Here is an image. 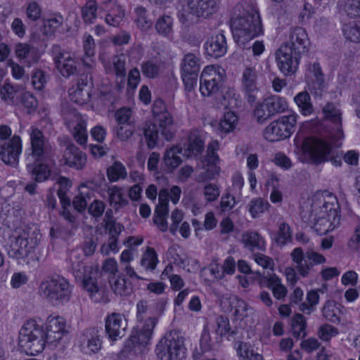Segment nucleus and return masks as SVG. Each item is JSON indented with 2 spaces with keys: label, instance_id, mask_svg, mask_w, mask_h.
<instances>
[{
  "label": "nucleus",
  "instance_id": "nucleus-1",
  "mask_svg": "<svg viewBox=\"0 0 360 360\" xmlns=\"http://www.w3.org/2000/svg\"><path fill=\"white\" fill-rule=\"evenodd\" d=\"M27 133L30 146L26 151V169L32 179L41 183L47 180L51 174V169L46 162L51 156L52 146L39 128L31 126Z\"/></svg>",
  "mask_w": 360,
  "mask_h": 360
},
{
  "label": "nucleus",
  "instance_id": "nucleus-2",
  "mask_svg": "<svg viewBox=\"0 0 360 360\" xmlns=\"http://www.w3.org/2000/svg\"><path fill=\"white\" fill-rule=\"evenodd\" d=\"M231 28L234 40L242 46L264 33L258 11L248 3L238 4L234 6L231 13Z\"/></svg>",
  "mask_w": 360,
  "mask_h": 360
},
{
  "label": "nucleus",
  "instance_id": "nucleus-3",
  "mask_svg": "<svg viewBox=\"0 0 360 360\" xmlns=\"http://www.w3.org/2000/svg\"><path fill=\"white\" fill-rule=\"evenodd\" d=\"M73 288L68 278L54 274L41 281L38 294L41 298L53 306L64 305L71 300Z\"/></svg>",
  "mask_w": 360,
  "mask_h": 360
},
{
  "label": "nucleus",
  "instance_id": "nucleus-4",
  "mask_svg": "<svg viewBox=\"0 0 360 360\" xmlns=\"http://www.w3.org/2000/svg\"><path fill=\"white\" fill-rule=\"evenodd\" d=\"M332 201H326L325 198L317 199L311 205V222L312 228L318 235H324L333 231L340 223L338 205L335 198Z\"/></svg>",
  "mask_w": 360,
  "mask_h": 360
},
{
  "label": "nucleus",
  "instance_id": "nucleus-5",
  "mask_svg": "<svg viewBox=\"0 0 360 360\" xmlns=\"http://www.w3.org/2000/svg\"><path fill=\"white\" fill-rule=\"evenodd\" d=\"M40 238L39 229L34 224L15 228L7 250L9 257L18 260L25 259L34 252Z\"/></svg>",
  "mask_w": 360,
  "mask_h": 360
},
{
  "label": "nucleus",
  "instance_id": "nucleus-6",
  "mask_svg": "<svg viewBox=\"0 0 360 360\" xmlns=\"http://www.w3.org/2000/svg\"><path fill=\"white\" fill-rule=\"evenodd\" d=\"M334 139L328 137L327 140L315 137H307L300 144L302 154L309 158L316 165H320L330 161L336 167L341 165V159L334 155L333 148H338L333 144Z\"/></svg>",
  "mask_w": 360,
  "mask_h": 360
},
{
  "label": "nucleus",
  "instance_id": "nucleus-7",
  "mask_svg": "<svg viewBox=\"0 0 360 360\" xmlns=\"http://www.w3.org/2000/svg\"><path fill=\"white\" fill-rule=\"evenodd\" d=\"M48 340L43 326L34 319L27 320L22 326L18 336V345L27 354L37 355L45 348Z\"/></svg>",
  "mask_w": 360,
  "mask_h": 360
},
{
  "label": "nucleus",
  "instance_id": "nucleus-8",
  "mask_svg": "<svg viewBox=\"0 0 360 360\" xmlns=\"http://www.w3.org/2000/svg\"><path fill=\"white\" fill-rule=\"evenodd\" d=\"M143 135L148 148L153 149L158 143L160 138L167 141L171 140L176 131V128L171 115L167 112L160 113L155 122H146Z\"/></svg>",
  "mask_w": 360,
  "mask_h": 360
},
{
  "label": "nucleus",
  "instance_id": "nucleus-9",
  "mask_svg": "<svg viewBox=\"0 0 360 360\" xmlns=\"http://www.w3.org/2000/svg\"><path fill=\"white\" fill-rule=\"evenodd\" d=\"M156 352L160 360H182L186 354L184 338L176 331L167 333L157 345Z\"/></svg>",
  "mask_w": 360,
  "mask_h": 360
},
{
  "label": "nucleus",
  "instance_id": "nucleus-10",
  "mask_svg": "<svg viewBox=\"0 0 360 360\" xmlns=\"http://www.w3.org/2000/svg\"><path fill=\"white\" fill-rule=\"evenodd\" d=\"M136 319L139 324L138 332L141 333V340H151L158 317L154 309L145 300H141L136 304Z\"/></svg>",
  "mask_w": 360,
  "mask_h": 360
},
{
  "label": "nucleus",
  "instance_id": "nucleus-11",
  "mask_svg": "<svg viewBox=\"0 0 360 360\" xmlns=\"http://www.w3.org/2000/svg\"><path fill=\"white\" fill-rule=\"evenodd\" d=\"M296 122L297 115L295 114L282 116L266 127L264 136L271 142L285 139L294 131Z\"/></svg>",
  "mask_w": 360,
  "mask_h": 360
},
{
  "label": "nucleus",
  "instance_id": "nucleus-12",
  "mask_svg": "<svg viewBox=\"0 0 360 360\" xmlns=\"http://www.w3.org/2000/svg\"><path fill=\"white\" fill-rule=\"evenodd\" d=\"M224 77L217 71L213 66H207L200 77V91L204 96H214L218 98L220 93L225 89Z\"/></svg>",
  "mask_w": 360,
  "mask_h": 360
},
{
  "label": "nucleus",
  "instance_id": "nucleus-13",
  "mask_svg": "<svg viewBox=\"0 0 360 360\" xmlns=\"http://www.w3.org/2000/svg\"><path fill=\"white\" fill-rule=\"evenodd\" d=\"M219 3L220 0H187L186 10L179 11V19L183 23L187 22L186 13L207 18L217 11Z\"/></svg>",
  "mask_w": 360,
  "mask_h": 360
},
{
  "label": "nucleus",
  "instance_id": "nucleus-14",
  "mask_svg": "<svg viewBox=\"0 0 360 360\" xmlns=\"http://www.w3.org/2000/svg\"><path fill=\"white\" fill-rule=\"evenodd\" d=\"M291 257L295 264V268L299 274L306 277L314 264H321L326 262V259L323 255L313 250L304 253L301 248H295Z\"/></svg>",
  "mask_w": 360,
  "mask_h": 360
},
{
  "label": "nucleus",
  "instance_id": "nucleus-15",
  "mask_svg": "<svg viewBox=\"0 0 360 360\" xmlns=\"http://www.w3.org/2000/svg\"><path fill=\"white\" fill-rule=\"evenodd\" d=\"M325 117L330 122L329 126V135L333 144L337 147H341L344 139V133L342 126V112L333 103H328L323 109Z\"/></svg>",
  "mask_w": 360,
  "mask_h": 360
},
{
  "label": "nucleus",
  "instance_id": "nucleus-16",
  "mask_svg": "<svg viewBox=\"0 0 360 360\" xmlns=\"http://www.w3.org/2000/svg\"><path fill=\"white\" fill-rule=\"evenodd\" d=\"M22 150L20 136L14 135L8 141L0 143V160L6 165L16 167Z\"/></svg>",
  "mask_w": 360,
  "mask_h": 360
},
{
  "label": "nucleus",
  "instance_id": "nucleus-17",
  "mask_svg": "<svg viewBox=\"0 0 360 360\" xmlns=\"http://www.w3.org/2000/svg\"><path fill=\"white\" fill-rule=\"evenodd\" d=\"M102 329L98 327L86 328L79 338L81 351L88 355L97 354L102 348Z\"/></svg>",
  "mask_w": 360,
  "mask_h": 360
},
{
  "label": "nucleus",
  "instance_id": "nucleus-18",
  "mask_svg": "<svg viewBox=\"0 0 360 360\" xmlns=\"http://www.w3.org/2000/svg\"><path fill=\"white\" fill-rule=\"evenodd\" d=\"M51 52L56 66L63 77H68L77 72V63L70 53L58 45H53Z\"/></svg>",
  "mask_w": 360,
  "mask_h": 360
},
{
  "label": "nucleus",
  "instance_id": "nucleus-19",
  "mask_svg": "<svg viewBox=\"0 0 360 360\" xmlns=\"http://www.w3.org/2000/svg\"><path fill=\"white\" fill-rule=\"evenodd\" d=\"M258 72L251 67L246 68L242 75V90L245 98L250 105L255 103L261 96V91L258 87Z\"/></svg>",
  "mask_w": 360,
  "mask_h": 360
},
{
  "label": "nucleus",
  "instance_id": "nucleus-20",
  "mask_svg": "<svg viewBox=\"0 0 360 360\" xmlns=\"http://www.w3.org/2000/svg\"><path fill=\"white\" fill-rule=\"evenodd\" d=\"M301 56H296V53L290 51L287 46H281L276 52V60L280 71L285 76L294 75L300 64Z\"/></svg>",
  "mask_w": 360,
  "mask_h": 360
},
{
  "label": "nucleus",
  "instance_id": "nucleus-21",
  "mask_svg": "<svg viewBox=\"0 0 360 360\" xmlns=\"http://www.w3.org/2000/svg\"><path fill=\"white\" fill-rule=\"evenodd\" d=\"M257 281L262 287H267L271 290L275 299L283 301L287 296L288 289L282 283L281 279L274 273L269 271H264L262 274L257 271Z\"/></svg>",
  "mask_w": 360,
  "mask_h": 360
},
{
  "label": "nucleus",
  "instance_id": "nucleus-22",
  "mask_svg": "<svg viewBox=\"0 0 360 360\" xmlns=\"http://www.w3.org/2000/svg\"><path fill=\"white\" fill-rule=\"evenodd\" d=\"M126 327V320L122 314L112 312L105 318V335L112 342L117 341L124 335Z\"/></svg>",
  "mask_w": 360,
  "mask_h": 360
},
{
  "label": "nucleus",
  "instance_id": "nucleus-23",
  "mask_svg": "<svg viewBox=\"0 0 360 360\" xmlns=\"http://www.w3.org/2000/svg\"><path fill=\"white\" fill-rule=\"evenodd\" d=\"M282 46H287L296 56H302L309 49V39L304 29L296 27L290 30L289 39Z\"/></svg>",
  "mask_w": 360,
  "mask_h": 360
},
{
  "label": "nucleus",
  "instance_id": "nucleus-24",
  "mask_svg": "<svg viewBox=\"0 0 360 360\" xmlns=\"http://www.w3.org/2000/svg\"><path fill=\"white\" fill-rule=\"evenodd\" d=\"M45 330L48 344L56 345L63 338L65 330V322L60 316H49Z\"/></svg>",
  "mask_w": 360,
  "mask_h": 360
},
{
  "label": "nucleus",
  "instance_id": "nucleus-25",
  "mask_svg": "<svg viewBox=\"0 0 360 360\" xmlns=\"http://www.w3.org/2000/svg\"><path fill=\"white\" fill-rule=\"evenodd\" d=\"M63 164L75 168L82 169L86 165V155L73 143H68L63 152Z\"/></svg>",
  "mask_w": 360,
  "mask_h": 360
},
{
  "label": "nucleus",
  "instance_id": "nucleus-26",
  "mask_svg": "<svg viewBox=\"0 0 360 360\" xmlns=\"http://www.w3.org/2000/svg\"><path fill=\"white\" fill-rule=\"evenodd\" d=\"M208 56L214 58L224 56L227 51L226 38L223 32L212 36L204 44Z\"/></svg>",
  "mask_w": 360,
  "mask_h": 360
},
{
  "label": "nucleus",
  "instance_id": "nucleus-27",
  "mask_svg": "<svg viewBox=\"0 0 360 360\" xmlns=\"http://www.w3.org/2000/svg\"><path fill=\"white\" fill-rule=\"evenodd\" d=\"M312 79L309 84V89L315 96H321L326 87L324 75L319 63L315 62L309 67Z\"/></svg>",
  "mask_w": 360,
  "mask_h": 360
},
{
  "label": "nucleus",
  "instance_id": "nucleus-28",
  "mask_svg": "<svg viewBox=\"0 0 360 360\" xmlns=\"http://www.w3.org/2000/svg\"><path fill=\"white\" fill-rule=\"evenodd\" d=\"M150 340L143 341L141 338V333L136 332L128 338L120 352V356L130 357L141 352V348L150 343Z\"/></svg>",
  "mask_w": 360,
  "mask_h": 360
},
{
  "label": "nucleus",
  "instance_id": "nucleus-29",
  "mask_svg": "<svg viewBox=\"0 0 360 360\" xmlns=\"http://www.w3.org/2000/svg\"><path fill=\"white\" fill-rule=\"evenodd\" d=\"M181 154L182 148L179 146H173L165 150L162 159L165 172L172 173L181 164Z\"/></svg>",
  "mask_w": 360,
  "mask_h": 360
},
{
  "label": "nucleus",
  "instance_id": "nucleus-30",
  "mask_svg": "<svg viewBox=\"0 0 360 360\" xmlns=\"http://www.w3.org/2000/svg\"><path fill=\"white\" fill-rule=\"evenodd\" d=\"M103 9L108 11L105 20L107 24L117 27L122 21L124 13L120 6L117 5L116 0H105L102 4Z\"/></svg>",
  "mask_w": 360,
  "mask_h": 360
},
{
  "label": "nucleus",
  "instance_id": "nucleus-31",
  "mask_svg": "<svg viewBox=\"0 0 360 360\" xmlns=\"http://www.w3.org/2000/svg\"><path fill=\"white\" fill-rule=\"evenodd\" d=\"M72 116L76 122L73 131L74 138L79 144L84 145L86 143L88 137L86 123L79 113L74 111L65 117V120L69 124H70Z\"/></svg>",
  "mask_w": 360,
  "mask_h": 360
},
{
  "label": "nucleus",
  "instance_id": "nucleus-32",
  "mask_svg": "<svg viewBox=\"0 0 360 360\" xmlns=\"http://www.w3.org/2000/svg\"><path fill=\"white\" fill-rule=\"evenodd\" d=\"M87 83L82 79L79 81L76 88H72L69 90L70 100L79 105H83L90 100L89 91L86 89Z\"/></svg>",
  "mask_w": 360,
  "mask_h": 360
},
{
  "label": "nucleus",
  "instance_id": "nucleus-33",
  "mask_svg": "<svg viewBox=\"0 0 360 360\" xmlns=\"http://www.w3.org/2000/svg\"><path fill=\"white\" fill-rule=\"evenodd\" d=\"M242 243L250 251L264 250L265 243L262 236L255 231H247L242 235Z\"/></svg>",
  "mask_w": 360,
  "mask_h": 360
},
{
  "label": "nucleus",
  "instance_id": "nucleus-34",
  "mask_svg": "<svg viewBox=\"0 0 360 360\" xmlns=\"http://www.w3.org/2000/svg\"><path fill=\"white\" fill-rule=\"evenodd\" d=\"M221 341L217 335L214 338L211 337V329L208 324L204 326L200 340V347L203 352L216 349Z\"/></svg>",
  "mask_w": 360,
  "mask_h": 360
},
{
  "label": "nucleus",
  "instance_id": "nucleus-35",
  "mask_svg": "<svg viewBox=\"0 0 360 360\" xmlns=\"http://www.w3.org/2000/svg\"><path fill=\"white\" fill-rule=\"evenodd\" d=\"M218 98H222L221 104L228 108L235 109L241 106L242 101L240 95L234 89L225 88L220 93Z\"/></svg>",
  "mask_w": 360,
  "mask_h": 360
},
{
  "label": "nucleus",
  "instance_id": "nucleus-36",
  "mask_svg": "<svg viewBox=\"0 0 360 360\" xmlns=\"http://www.w3.org/2000/svg\"><path fill=\"white\" fill-rule=\"evenodd\" d=\"M200 69V58L193 53H188L182 59L181 73L198 74Z\"/></svg>",
  "mask_w": 360,
  "mask_h": 360
},
{
  "label": "nucleus",
  "instance_id": "nucleus-37",
  "mask_svg": "<svg viewBox=\"0 0 360 360\" xmlns=\"http://www.w3.org/2000/svg\"><path fill=\"white\" fill-rule=\"evenodd\" d=\"M320 290H311L307 293L306 302L300 304V311L309 315L316 309V305L319 302L320 296L319 292Z\"/></svg>",
  "mask_w": 360,
  "mask_h": 360
},
{
  "label": "nucleus",
  "instance_id": "nucleus-38",
  "mask_svg": "<svg viewBox=\"0 0 360 360\" xmlns=\"http://www.w3.org/2000/svg\"><path fill=\"white\" fill-rule=\"evenodd\" d=\"M109 283L112 290L120 296H126L130 294L131 287L127 283V280L122 276H112L109 278Z\"/></svg>",
  "mask_w": 360,
  "mask_h": 360
},
{
  "label": "nucleus",
  "instance_id": "nucleus-39",
  "mask_svg": "<svg viewBox=\"0 0 360 360\" xmlns=\"http://www.w3.org/2000/svg\"><path fill=\"white\" fill-rule=\"evenodd\" d=\"M294 101L303 115H309L314 112L311 97L308 92L302 91L294 97Z\"/></svg>",
  "mask_w": 360,
  "mask_h": 360
},
{
  "label": "nucleus",
  "instance_id": "nucleus-40",
  "mask_svg": "<svg viewBox=\"0 0 360 360\" xmlns=\"http://www.w3.org/2000/svg\"><path fill=\"white\" fill-rule=\"evenodd\" d=\"M267 108L271 111V116L284 112L288 108L287 101L280 96L274 95L266 98Z\"/></svg>",
  "mask_w": 360,
  "mask_h": 360
},
{
  "label": "nucleus",
  "instance_id": "nucleus-41",
  "mask_svg": "<svg viewBox=\"0 0 360 360\" xmlns=\"http://www.w3.org/2000/svg\"><path fill=\"white\" fill-rule=\"evenodd\" d=\"M204 150V142L196 134H191L188 138L187 148L185 150L184 155L187 158L197 156Z\"/></svg>",
  "mask_w": 360,
  "mask_h": 360
},
{
  "label": "nucleus",
  "instance_id": "nucleus-42",
  "mask_svg": "<svg viewBox=\"0 0 360 360\" xmlns=\"http://www.w3.org/2000/svg\"><path fill=\"white\" fill-rule=\"evenodd\" d=\"M307 322L305 317L301 314H296L291 321V328L292 335L299 339L307 335Z\"/></svg>",
  "mask_w": 360,
  "mask_h": 360
},
{
  "label": "nucleus",
  "instance_id": "nucleus-43",
  "mask_svg": "<svg viewBox=\"0 0 360 360\" xmlns=\"http://www.w3.org/2000/svg\"><path fill=\"white\" fill-rule=\"evenodd\" d=\"M238 122V117L236 112L229 110L224 113L219 122V129L225 133L233 131Z\"/></svg>",
  "mask_w": 360,
  "mask_h": 360
},
{
  "label": "nucleus",
  "instance_id": "nucleus-44",
  "mask_svg": "<svg viewBox=\"0 0 360 360\" xmlns=\"http://www.w3.org/2000/svg\"><path fill=\"white\" fill-rule=\"evenodd\" d=\"M108 194L110 205H113L116 210L128 204V200L123 196L122 189L116 186L109 188L108 190Z\"/></svg>",
  "mask_w": 360,
  "mask_h": 360
},
{
  "label": "nucleus",
  "instance_id": "nucleus-45",
  "mask_svg": "<svg viewBox=\"0 0 360 360\" xmlns=\"http://www.w3.org/2000/svg\"><path fill=\"white\" fill-rule=\"evenodd\" d=\"M215 334L221 340L226 335H234L236 333L231 330L229 320L224 316H218L214 321Z\"/></svg>",
  "mask_w": 360,
  "mask_h": 360
},
{
  "label": "nucleus",
  "instance_id": "nucleus-46",
  "mask_svg": "<svg viewBox=\"0 0 360 360\" xmlns=\"http://www.w3.org/2000/svg\"><path fill=\"white\" fill-rule=\"evenodd\" d=\"M345 37L354 43H360V20L345 24L342 28Z\"/></svg>",
  "mask_w": 360,
  "mask_h": 360
},
{
  "label": "nucleus",
  "instance_id": "nucleus-47",
  "mask_svg": "<svg viewBox=\"0 0 360 360\" xmlns=\"http://www.w3.org/2000/svg\"><path fill=\"white\" fill-rule=\"evenodd\" d=\"M323 316L328 321L334 323L340 321L339 317L340 309L333 301H327L321 309Z\"/></svg>",
  "mask_w": 360,
  "mask_h": 360
},
{
  "label": "nucleus",
  "instance_id": "nucleus-48",
  "mask_svg": "<svg viewBox=\"0 0 360 360\" xmlns=\"http://www.w3.org/2000/svg\"><path fill=\"white\" fill-rule=\"evenodd\" d=\"M173 19L169 15L160 17L155 25L157 32L164 37H168L172 32Z\"/></svg>",
  "mask_w": 360,
  "mask_h": 360
},
{
  "label": "nucleus",
  "instance_id": "nucleus-49",
  "mask_svg": "<svg viewBox=\"0 0 360 360\" xmlns=\"http://www.w3.org/2000/svg\"><path fill=\"white\" fill-rule=\"evenodd\" d=\"M275 242L280 245H283L292 240V231L290 226L282 221L278 224V231L274 236Z\"/></svg>",
  "mask_w": 360,
  "mask_h": 360
},
{
  "label": "nucleus",
  "instance_id": "nucleus-50",
  "mask_svg": "<svg viewBox=\"0 0 360 360\" xmlns=\"http://www.w3.org/2000/svg\"><path fill=\"white\" fill-rule=\"evenodd\" d=\"M141 69L146 77L153 79L160 72V63L157 60H148L141 63Z\"/></svg>",
  "mask_w": 360,
  "mask_h": 360
},
{
  "label": "nucleus",
  "instance_id": "nucleus-51",
  "mask_svg": "<svg viewBox=\"0 0 360 360\" xmlns=\"http://www.w3.org/2000/svg\"><path fill=\"white\" fill-rule=\"evenodd\" d=\"M73 224L65 226L62 224H58L50 229V236L51 238H62L63 240L68 239L72 236Z\"/></svg>",
  "mask_w": 360,
  "mask_h": 360
},
{
  "label": "nucleus",
  "instance_id": "nucleus-52",
  "mask_svg": "<svg viewBox=\"0 0 360 360\" xmlns=\"http://www.w3.org/2000/svg\"><path fill=\"white\" fill-rule=\"evenodd\" d=\"M230 306L234 309V316L237 319H242L248 315V305L243 300L234 296L230 301Z\"/></svg>",
  "mask_w": 360,
  "mask_h": 360
},
{
  "label": "nucleus",
  "instance_id": "nucleus-53",
  "mask_svg": "<svg viewBox=\"0 0 360 360\" xmlns=\"http://www.w3.org/2000/svg\"><path fill=\"white\" fill-rule=\"evenodd\" d=\"M220 167L217 164L206 162L204 171L200 172L198 176V182H205L211 181L219 176Z\"/></svg>",
  "mask_w": 360,
  "mask_h": 360
},
{
  "label": "nucleus",
  "instance_id": "nucleus-54",
  "mask_svg": "<svg viewBox=\"0 0 360 360\" xmlns=\"http://www.w3.org/2000/svg\"><path fill=\"white\" fill-rule=\"evenodd\" d=\"M267 100L265 98L262 103H258L254 109V117L258 123L262 124L272 117L271 111L267 108Z\"/></svg>",
  "mask_w": 360,
  "mask_h": 360
},
{
  "label": "nucleus",
  "instance_id": "nucleus-55",
  "mask_svg": "<svg viewBox=\"0 0 360 360\" xmlns=\"http://www.w3.org/2000/svg\"><path fill=\"white\" fill-rule=\"evenodd\" d=\"M107 176L110 181H117L127 176L125 167L120 162H115L107 169Z\"/></svg>",
  "mask_w": 360,
  "mask_h": 360
},
{
  "label": "nucleus",
  "instance_id": "nucleus-56",
  "mask_svg": "<svg viewBox=\"0 0 360 360\" xmlns=\"http://www.w3.org/2000/svg\"><path fill=\"white\" fill-rule=\"evenodd\" d=\"M72 272L76 281L84 279V276L92 274L93 268L86 266L83 261H74L72 262Z\"/></svg>",
  "mask_w": 360,
  "mask_h": 360
},
{
  "label": "nucleus",
  "instance_id": "nucleus-57",
  "mask_svg": "<svg viewBox=\"0 0 360 360\" xmlns=\"http://www.w3.org/2000/svg\"><path fill=\"white\" fill-rule=\"evenodd\" d=\"M158 262V255L153 248H148L143 255L141 265L146 270L153 271Z\"/></svg>",
  "mask_w": 360,
  "mask_h": 360
},
{
  "label": "nucleus",
  "instance_id": "nucleus-58",
  "mask_svg": "<svg viewBox=\"0 0 360 360\" xmlns=\"http://www.w3.org/2000/svg\"><path fill=\"white\" fill-rule=\"evenodd\" d=\"M1 98L9 104H18V92L10 84H5L0 90Z\"/></svg>",
  "mask_w": 360,
  "mask_h": 360
},
{
  "label": "nucleus",
  "instance_id": "nucleus-59",
  "mask_svg": "<svg viewBox=\"0 0 360 360\" xmlns=\"http://www.w3.org/2000/svg\"><path fill=\"white\" fill-rule=\"evenodd\" d=\"M96 3L94 0L86 1L85 5L82 7V13L84 21L86 23H93L96 18Z\"/></svg>",
  "mask_w": 360,
  "mask_h": 360
},
{
  "label": "nucleus",
  "instance_id": "nucleus-60",
  "mask_svg": "<svg viewBox=\"0 0 360 360\" xmlns=\"http://www.w3.org/2000/svg\"><path fill=\"white\" fill-rule=\"evenodd\" d=\"M269 204L262 198L252 199L248 204L249 212L253 218L258 217L267 210Z\"/></svg>",
  "mask_w": 360,
  "mask_h": 360
},
{
  "label": "nucleus",
  "instance_id": "nucleus-61",
  "mask_svg": "<svg viewBox=\"0 0 360 360\" xmlns=\"http://www.w3.org/2000/svg\"><path fill=\"white\" fill-rule=\"evenodd\" d=\"M342 10L350 18H360V0H346Z\"/></svg>",
  "mask_w": 360,
  "mask_h": 360
},
{
  "label": "nucleus",
  "instance_id": "nucleus-62",
  "mask_svg": "<svg viewBox=\"0 0 360 360\" xmlns=\"http://www.w3.org/2000/svg\"><path fill=\"white\" fill-rule=\"evenodd\" d=\"M338 329L328 324L321 326L318 330L319 338L323 341H329L338 334Z\"/></svg>",
  "mask_w": 360,
  "mask_h": 360
},
{
  "label": "nucleus",
  "instance_id": "nucleus-63",
  "mask_svg": "<svg viewBox=\"0 0 360 360\" xmlns=\"http://www.w3.org/2000/svg\"><path fill=\"white\" fill-rule=\"evenodd\" d=\"M135 12L136 15V22L138 27L144 30L149 29L152 22L148 20L146 10L143 7H139L136 8Z\"/></svg>",
  "mask_w": 360,
  "mask_h": 360
},
{
  "label": "nucleus",
  "instance_id": "nucleus-64",
  "mask_svg": "<svg viewBox=\"0 0 360 360\" xmlns=\"http://www.w3.org/2000/svg\"><path fill=\"white\" fill-rule=\"evenodd\" d=\"M220 193L219 187L215 184L209 183L204 186L203 194L207 202L215 201Z\"/></svg>",
  "mask_w": 360,
  "mask_h": 360
}]
</instances>
